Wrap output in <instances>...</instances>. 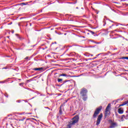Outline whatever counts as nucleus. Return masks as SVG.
Listing matches in <instances>:
<instances>
[{
  "label": "nucleus",
  "instance_id": "2",
  "mask_svg": "<svg viewBox=\"0 0 128 128\" xmlns=\"http://www.w3.org/2000/svg\"><path fill=\"white\" fill-rule=\"evenodd\" d=\"M102 106H100L98 108H96L93 114L94 118H96L98 116V114L100 112V110H102Z\"/></svg>",
  "mask_w": 128,
  "mask_h": 128
},
{
  "label": "nucleus",
  "instance_id": "40",
  "mask_svg": "<svg viewBox=\"0 0 128 128\" xmlns=\"http://www.w3.org/2000/svg\"><path fill=\"white\" fill-rule=\"evenodd\" d=\"M66 34H64V36H66Z\"/></svg>",
  "mask_w": 128,
  "mask_h": 128
},
{
  "label": "nucleus",
  "instance_id": "33",
  "mask_svg": "<svg viewBox=\"0 0 128 128\" xmlns=\"http://www.w3.org/2000/svg\"><path fill=\"white\" fill-rule=\"evenodd\" d=\"M32 46H36V45H34Z\"/></svg>",
  "mask_w": 128,
  "mask_h": 128
},
{
  "label": "nucleus",
  "instance_id": "29",
  "mask_svg": "<svg viewBox=\"0 0 128 128\" xmlns=\"http://www.w3.org/2000/svg\"><path fill=\"white\" fill-rule=\"evenodd\" d=\"M28 114H32V113H29Z\"/></svg>",
  "mask_w": 128,
  "mask_h": 128
},
{
  "label": "nucleus",
  "instance_id": "34",
  "mask_svg": "<svg viewBox=\"0 0 128 128\" xmlns=\"http://www.w3.org/2000/svg\"><path fill=\"white\" fill-rule=\"evenodd\" d=\"M94 58H96H96H93V60H94Z\"/></svg>",
  "mask_w": 128,
  "mask_h": 128
},
{
  "label": "nucleus",
  "instance_id": "11",
  "mask_svg": "<svg viewBox=\"0 0 128 128\" xmlns=\"http://www.w3.org/2000/svg\"><path fill=\"white\" fill-rule=\"evenodd\" d=\"M34 70H42V68H35L34 69Z\"/></svg>",
  "mask_w": 128,
  "mask_h": 128
},
{
  "label": "nucleus",
  "instance_id": "14",
  "mask_svg": "<svg viewBox=\"0 0 128 128\" xmlns=\"http://www.w3.org/2000/svg\"><path fill=\"white\" fill-rule=\"evenodd\" d=\"M58 82H62V79L58 78Z\"/></svg>",
  "mask_w": 128,
  "mask_h": 128
},
{
  "label": "nucleus",
  "instance_id": "26",
  "mask_svg": "<svg viewBox=\"0 0 128 128\" xmlns=\"http://www.w3.org/2000/svg\"><path fill=\"white\" fill-rule=\"evenodd\" d=\"M112 26H114V24H112L110 28H112Z\"/></svg>",
  "mask_w": 128,
  "mask_h": 128
},
{
  "label": "nucleus",
  "instance_id": "37",
  "mask_svg": "<svg viewBox=\"0 0 128 128\" xmlns=\"http://www.w3.org/2000/svg\"><path fill=\"white\" fill-rule=\"evenodd\" d=\"M54 44H56V42H54Z\"/></svg>",
  "mask_w": 128,
  "mask_h": 128
},
{
  "label": "nucleus",
  "instance_id": "31",
  "mask_svg": "<svg viewBox=\"0 0 128 128\" xmlns=\"http://www.w3.org/2000/svg\"><path fill=\"white\" fill-rule=\"evenodd\" d=\"M58 74V73H55V74Z\"/></svg>",
  "mask_w": 128,
  "mask_h": 128
},
{
  "label": "nucleus",
  "instance_id": "7",
  "mask_svg": "<svg viewBox=\"0 0 128 128\" xmlns=\"http://www.w3.org/2000/svg\"><path fill=\"white\" fill-rule=\"evenodd\" d=\"M118 112L120 114H124V109L122 108H120L118 109Z\"/></svg>",
  "mask_w": 128,
  "mask_h": 128
},
{
  "label": "nucleus",
  "instance_id": "32",
  "mask_svg": "<svg viewBox=\"0 0 128 128\" xmlns=\"http://www.w3.org/2000/svg\"><path fill=\"white\" fill-rule=\"evenodd\" d=\"M120 24V25H121V26H123L122 24Z\"/></svg>",
  "mask_w": 128,
  "mask_h": 128
},
{
  "label": "nucleus",
  "instance_id": "36",
  "mask_svg": "<svg viewBox=\"0 0 128 128\" xmlns=\"http://www.w3.org/2000/svg\"><path fill=\"white\" fill-rule=\"evenodd\" d=\"M29 50H32V49Z\"/></svg>",
  "mask_w": 128,
  "mask_h": 128
},
{
  "label": "nucleus",
  "instance_id": "27",
  "mask_svg": "<svg viewBox=\"0 0 128 128\" xmlns=\"http://www.w3.org/2000/svg\"><path fill=\"white\" fill-rule=\"evenodd\" d=\"M7 38H10V36H7Z\"/></svg>",
  "mask_w": 128,
  "mask_h": 128
},
{
  "label": "nucleus",
  "instance_id": "22",
  "mask_svg": "<svg viewBox=\"0 0 128 128\" xmlns=\"http://www.w3.org/2000/svg\"><path fill=\"white\" fill-rule=\"evenodd\" d=\"M22 83H20V84H19V86H22Z\"/></svg>",
  "mask_w": 128,
  "mask_h": 128
},
{
  "label": "nucleus",
  "instance_id": "38",
  "mask_svg": "<svg viewBox=\"0 0 128 128\" xmlns=\"http://www.w3.org/2000/svg\"><path fill=\"white\" fill-rule=\"evenodd\" d=\"M114 50H117V48H114Z\"/></svg>",
  "mask_w": 128,
  "mask_h": 128
},
{
  "label": "nucleus",
  "instance_id": "20",
  "mask_svg": "<svg viewBox=\"0 0 128 128\" xmlns=\"http://www.w3.org/2000/svg\"><path fill=\"white\" fill-rule=\"evenodd\" d=\"M12 24V22H11L9 23L8 24L10 25V24Z\"/></svg>",
  "mask_w": 128,
  "mask_h": 128
},
{
  "label": "nucleus",
  "instance_id": "12",
  "mask_svg": "<svg viewBox=\"0 0 128 128\" xmlns=\"http://www.w3.org/2000/svg\"><path fill=\"white\" fill-rule=\"evenodd\" d=\"M86 100H88V96H83V100H84V102H86Z\"/></svg>",
  "mask_w": 128,
  "mask_h": 128
},
{
  "label": "nucleus",
  "instance_id": "3",
  "mask_svg": "<svg viewBox=\"0 0 128 128\" xmlns=\"http://www.w3.org/2000/svg\"><path fill=\"white\" fill-rule=\"evenodd\" d=\"M88 94V90L86 88H83L82 89L80 94L82 96H87Z\"/></svg>",
  "mask_w": 128,
  "mask_h": 128
},
{
  "label": "nucleus",
  "instance_id": "18",
  "mask_svg": "<svg viewBox=\"0 0 128 128\" xmlns=\"http://www.w3.org/2000/svg\"><path fill=\"white\" fill-rule=\"evenodd\" d=\"M21 102L20 100H18L16 101V102Z\"/></svg>",
  "mask_w": 128,
  "mask_h": 128
},
{
  "label": "nucleus",
  "instance_id": "39",
  "mask_svg": "<svg viewBox=\"0 0 128 128\" xmlns=\"http://www.w3.org/2000/svg\"><path fill=\"white\" fill-rule=\"evenodd\" d=\"M12 34H14V32H12Z\"/></svg>",
  "mask_w": 128,
  "mask_h": 128
},
{
  "label": "nucleus",
  "instance_id": "13",
  "mask_svg": "<svg viewBox=\"0 0 128 128\" xmlns=\"http://www.w3.org/2000/svg\"><path fill=\"white\" fill-rule=\"evenodd\" d=\"M121 60H128V56L122 57L121 58Z\"/></svg>",
  "mask_w": 128,
  "mask_h": 128
},
{
  "label": "nucleus",
  "instance_id": "16",
  "mask_svg": "<svg viewBox=\"0 0 128 128\" xmlns=\"http://www.w3.org/2000/svg\"><path fill=\"white\" fill-rule=\"evenodd\" d=\"M25 60H30V57H28V56H26L25 58Z\"/></svg>",
  "mask_w": 128,
  "mask_h": 128
},
{
  "label": "nucleus",
  "instance_id": "30",
  "mask_svg": "<svg viewBox=\"0 0 128 128\" xmlns=\"http://www.w3.org/2000/svg\"><path fill=\"white\" fill-rule=\"evenodd\" d=\"M110 22H114L112 21V20H110Z\"/></svg>",
  "mask_w": 128,
  "mask_h": 128
},
{
  "label": "nucleus",
  "instance_id": "35",
  "mask_svg": "<svg viewBox=\"0 0 128 128\" xmlns=\"http://www.w3.org/2000/svg\"><path fill=\"white\" fill-rule=\"evenodd\" d=\"M6 96V98H8V96Z\"/></svg>",
  "mask_w": 128,
  "mask_h": 128
},
{
  "label": "nucleus",
  "instance_id": "23",
  "mask_svg": "<svg viewBox=\"0 0 128 128\" xmlns=\"http://www.w3.org/2000/svg\"><path fill=\"white\" fill-rule=\"evenodd\" d=\"M38 78V76H34L33 78Z\"/></svg>",
  "mask_w": 128,
  "mask_h": 128
},
{
  "label": "nucleus",
  "instance_id": "28",
  "mask_svg": "<svg viewBox=\"0 0 128 128\" xmlns=\"http://www.w3.org/2000/svg\"><path fill=\"white\" fill-rule=\"evenodd\" d=\"M37 32H40V30H37Z\"/></svg>",
  "mask_w": 128,
  "mask_h": 128
},
{
  "label": "nucleus",
  "instance_id": "25",
  "mask_svg": "<svg viewBox=\"0 0 128 128\" xmlns=\"http://www.w3.org/2000/svg\"><path fill=\"white\" fill-rule=\"evenodd\" d=\"M29 82H32V80H28Z\"/></svg>",
  "mask_w": 128,
  "mask_h": 128
},
{
  "label": "nucleus",
  "instance_id": "6",
  "mask_svg": "<svg viewBox=\"0 0 128 128\" xmlns=\"http://www.w3.org/2000/svg\"><path fill=\"white\" fill-rule=\"evenodd\" d=\"M110 111H106L105 110L104 113V118H108L110 116Z\"/></svg>",
  "mask_w": 128,
  "mask_h": 128
},
{
  "label": "nucleus",
  "instance_id": "21",
  "mask_svg": "<svg viewBox=\"0 0 128 128\" xmlns=\"http://www.w3.org/2000/svg\"><path fill=\"white\" fill-rule=\"evenodd\" d=\"M66 82H68V80L64 81V84H66Z\"/></svg>",
  "mask_w": 128,
  "mask_h": 128
},
{
  "label": "nucleus",
  "instance_id": "44",
  "mask_svg": "<svg viewBox=\"0 0 128 128\" xmlns=\"http://www.w3.org/2000/svg\"><path fill=\"white\" fill-rule=\"evenodd\" d=\"M127 106H128V104H127Z\"/></svg>",
  "mask_w": 128,
  "mask_h": 128
},
{
  "label": "nucleus",
  "instance_id": "1",
  "mask_svg": "<svg viewBox=\"0 0 128 128\" xmlns=\"http://www.w3.org/2000/svg\"><path fill=\"white\" fill-rule=\"evenodd\" d=\"M78 120H80L78 116H74L72 118V120L68 122V124L67 125V128H72V126H74L76 124H78Z\"/></svg>",
  "mask_w": 128,
  "mask_h": 128
},
{
  "label": "nucleus",
  "instance_id": "17",
  "mask_svg": "<svg viewBox=\"0 0 128 128\" xmlns=\"http://www.w3.org/2000/svg\"><path fill=\"white\" fill-rule=\"evenodd\" d=\"M90 32L92 34H94V32H92V31H90Z\"/></svg>",
  "mask_w": 128,
  "mask_h": 128
},
{
  "label": "nucleus",
  "instance_id": "5",
  "mask_svg": "<svg viewBox=\"0 0 128 128\" xmlns=\"http://www.w3.org/2000/svg\"><path fill=\"white\" fill-rule=\"evenodd\" d=\"M110 128H116V126H118V123H116V122H114L112 120H110Z\"/></svg>",
  "mask_w": 128,
  "mask_h": 128
},
{
  "label": "nucleus",
  "instance_id": "15",
  "mask_svg": "<svg viewBox=\"0 0 128 128\" xmlns=\"http://www.w3.org/2000/svg\"><path fill=\"white\" fill-rule=\"evenodd\" d=\"M59 113L60 114H62V108L60 109Z\"/></svg>",
  "mask_w": 128,
  "mask_h": 128
},
{
  "label": "nucleus",
  "instance_id": "43",
  "mask_svg": "<svg viewBox=\"0 0 128 128\" xmlns=\"http://www.w3.org/2000/svg\"><path fill=\"white\" fill-rule=\"evenodd\" d=\"M52 44H54V43H52Z\"/></svg>",
  "mask_w": 128,
  "mask_h": 128
},
{
  "label": "nucleus",
  "instance_id": "4",
  "mask_svg": "<svg viewBox=\"0 0 128 128\" xmlns=\"http://www.w3.org/2000/svg\"><path fill=\"white\" fill-rule=\"evenodd\" d=\"M102 114H100L97 118L96 126H98L100 124V122L102 121Z\"/></svg>",
  "mask_w": 128,
  "mask_h": 128
},
{
  "label": "nucleus",
  "instance_id": "45",
  "mask_svg": "<svg viewBox=\"0 0 128 128\" xmlns=\"http://www.w3.org/2000/svg\"><path fill=\"white\" fill-rule=\"evenodd\" d=\"M127 26H128V24H127Z\"/></svg>",
  "mask_w": 128,
  "mask_h": 128
},
{
  "label": "nucleus",
  "instance_id": "24",
  "mask_svg": "<svg viewBox=\"0 0 128 128\" xmlns=\"http://www.w3.org/2000/svg\"><path fill=\"white\" fill-rule=\"evenodd\" d=\"M94 56V55L92 54H90V56Z\"/></svg>",
  "mask_w": 128,
  "mask_h": 128
},
{
  "label": "nucleus",
  "instance_id": "42",
  "mask_svg": "<svg viewBox=\"0 0 128 128\" xmlns=\"http://www.w3.org/2000/svg\"><path fill=\"white\" fill-rule=\"evenodd\" d=\"M30 26H32V24H30Z\"/></svg>",
  "mask_w": 128,
  "mask_h": 128
},
{
  "label": "nucleus",
  "instance_id": "9",
  "mask_svg": "<svg viewBox=\"0 0 128 128\" xmlns=\"http://www.w3.org/2000/svg\"><path fill=\"white\" fill-rule=\"evenodd\" d=\"M60 76H66L67 78L68 77V75L66 74H62L59 75Z\"/></svg>",
  "mask_w": 128,
  "mask_h": 128
},
{
  "label": "nucleus",
  "instance_id": "10",
  "mask_svg": "<svg viewBox=\"0 0 128 128\" xmlns=\"http://www.w3.org/2000/svg\"><path fill=\"white\" fill-rule=\"evenodd\" d=\"M128 100L124 102L123 104L120 105V106H126V104H128Z\"/></svg>",
  "mask_w": 128,
  "mask_h": 128
},
{
  "label": "nucleus",
  "instance_id": "19",
  "mask_svg": "<svg viewBox=\"0 0 128 128\" xmlns=\"http://www.w3.org/2000/svg\"><path fill=\"white\" fill-rule=\"evenodd\" d=\"M45 108H48V110H50L48 107H44Z\"/></svg>",
  "mask_w": 128,
  "mask_h": 128
},
{
  "label": "nucleus",
  "instance_id": "8",
  "mask_svg": "<svg viewBox=\"0 0 128 128\" xmlns=\"http://www.w3.org/2000/svg\"><path fill=\"white\" fill-rule=\"evenodd\" d=\"M110 104H109L107 107L106 108V110L108 111V112H110Z\"/></svg>",
  "mask_w": 128,
  "mask_h": 128
},
{
  "label": "nucleus",
  "instance_id": "41",
  "mask_svg": "<svg viewBox=\"0 0 128 128\" xmlns=\"http://www.w3.org/2000/svg\"><path fill=\"white\" fill-rule=\"evenodd\" d=\"M100 54H98V56H100Z\"/></svg>",
  "mask_w": 128,
  "mask_h": 128
}]
</instances>
